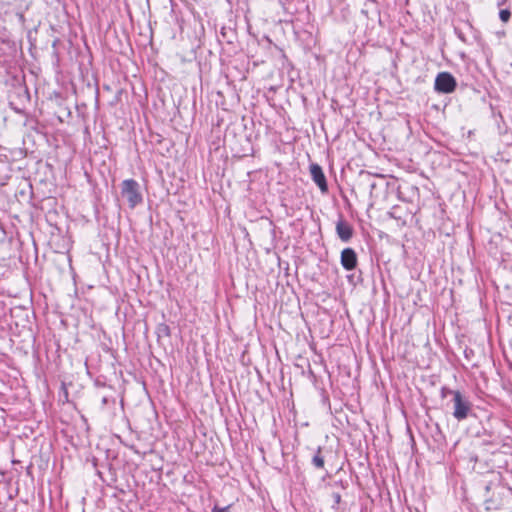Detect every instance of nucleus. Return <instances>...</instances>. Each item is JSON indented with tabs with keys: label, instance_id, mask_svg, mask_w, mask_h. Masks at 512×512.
Segmentation results:
<instances>
[{
	"label": "nucleus",
	"instance_id": "obj_14",
	"mask_svg": "<svg viewBox=\"0 0 512 512\" xmlns=\"http://www.w3.org/2000/svg\"><path fill=\"white\" fill-rule=\"evenodd\" d=\"M229 507H230V506H226V507L220 508V507L215 506V507L212 509V512H229V511H228Z\"/></svg>",
	"mask_w": 512,
	"mask_h": 512
},
{
	"label": "nucleus",
	"instance_id": "obj_3",
	"mask_svg": "<svg viewBox=\"0 0 512 512\" xmlns=\"http://www.w3.org/2000/svg\"><path fill=\"white\" fill-rule=\"evenodd\" d=\"M456 87V79L449 72H440L435 78L434 89L439 93L450 94Z\"/></svg>",
	"mask_w": 512,
	"mask_h": 512
},
{
	"label": "nucleus",
	"instance_id": "obj_4",
	"mask_svg": "<svg viewBox=\"0 0 512 512\" xmlns=\"http://www.w3.org/2000/svg\"><path fill=\"white\" fill-rule=\"evenodd\" d=\"M310 174L320 191L326 193L328 191V184L322 167L316 163H312L310 165Z\"/></svg>",
	"mask_w": 512,
	"mask_h": 512
},
{
	"label": "nucleus",
	"instance_id": "obj_6",
	"mask_svg": "<svg viewBox=\"0 0 512 512\" xmlns=\"http://www.w3.org/2000/svg\"><path fill=\"white\" fill-rule=\"evenodd\" d=\"M354 230L353 227L345 221L343 218H340L336 223V234L342 242H349L353 236Z\"/></svg>",
	"mask_w": 512,
	"mask_h": 512
},
{
	"label": "nucleus",
	"instance_id": "obj_2",
	"mask_svg": "<svg viewBox=\"0 0 512 512\" xmlns=\"http://www.w3.org/2000/svg\"><path fill=\"white\" fill-rule=\"evenodd\" d=\"M452 403L453 417L459 422L465 420L472 410V403L469 401V399L461 392H455L454 397L452 398Z\"/></svg>",
	"mask_w": 512,
	"mask_h": 512
},
{
	"label": "nucleus",
	"instance_id": "obj_13",
	"mask_svg": "<svg viewBox=\"0 0 512 512\" xmlns=\"http://www.w3.org/2000/svg\"><path fill=\"white\" fill-rule=\"evenodd\" d=\"M455 392H460V391L459 390H452V389H450L448 387H442L440 395H441V398H446L448 395H452L454 397V393Z\"/></svg>",
	"mask_w": 512,
	"mask_h": 512
},
{
	"label": "nucleus",
	"instance_id": "obj_12",
	"mask_svg": "<svg viewBox=\"0 0 512 512\" xmlns=\"http://www.w3.org/2000/svg\"><path fill=\"white\" fill-rule=\"evenodd\" d=\"M499 17H500L502 22L506 23V22H508L510 20L511 12L508 9H502L499 12Z\"/></svg>",
	"mask_w": 512,
	"mask_h": 512
},
{
	"label": "nucleus",
	"instance_id": "obj_5",
	"mask_svg": "<svg viewBox=\"0 0 512 512\" xmlns=\"http://www.w3.org/2000/svg\"><path fill=\"white\" fill-rule=\"evenodd\" d=\"M342 267L347 270L351 271L357 267L358 258L357 254L352 248H345L341 252V259H340Z\"/></svg>",
	"mask_w": 512,
	"mask_h": 512
},
{
	"label": "nucleus",
	"instance_id": "obj_1",
	"mask_svg": "<svg viewBox=\"0 0 512 512\" xmlns=\"http://www.w3.org/2000/svg\"><path fill=\"white\" fill-rule=\"evenodd\" d=\"M121 195L127 200L128 206L132 209L143 201V197L140 192V185L134 179H126L122 181Z\"/></svg>",
	"mask_w": 512,
	"mask_h": 512
},
{
	"label": "nucleus",
	"instance_id": "obj_11",
	"mask_svg": "<svg viewBox=\"0 0 512 512\" xmlns=\"http://www.w3.org/2000/svg\"><path fill=\"white\" fill-rule=\"evenodd\" d=\"M331 498H332V501H333L332 508L335 509V510H338L339 509V505L341 503V495H340V493L333 492L331 494Z\"/></svg>",
	"mask_w": 512,
	"mask_h": 512
},
{
	"label": "nucleus",
	"instance_id": "obj_7",
	"mask_svg": "<svg viewBox=\"0 0 512 512\" xmlns=\"http://www.w3.org/2000/svg\"><path fill=\"white\" fill-rule=\"evenodd\" d=\"M413 212L404 210L401 206L394 205L387 213L390 218L401 221L402 225L406 224V218L409 215H412Z\"/></svg>",
	"mask_w": 512,
	"mask_h": 512
},
{
	"label": "nucleus",
	"instance_id": "obj_15",
	"mask_svg": "<svg viewBox=\"0 0 512 512\" xmlns=\"http://www.w3.org/2000/svg\"><path fill=\"white\" fill-rule=\"evenodd\" d=\"M455 31H456V33H457L458 37H459L463 42H465V38H464V36L462 35V33L458 32V30H457V29H455Z\"/></svg>",
	"mask_w": 512,
	"mask_h": 512
},
{
	"label": "nucleus",
	"instance_id": "obj_10",
	"mask_svg": "<svg viewBox=\"0 0 512 512\" xmlns=\"http://www.w3.org/2000/svg\"><path fill=\"white\" fill-rule=\"evenodd\" d=\"M157 336L160 337H169L170 336V328L167 324L161 323L157 326Z\"/></svg>",
	"mask_w": 512,
	"mask_h": 512
},
{
	"label": "nucleus",
	"instance_id": "obj_9",
	"mask_svg": "<svg viewBox=\"0 0 512 512\" xmlns=\"http://www.w3.org/2000/svg\"><path fill=\"white\" fill-rule=\"evenodd\" d=\"M15 92L18 94V96L22 102L29 101L30 95H29L28 88L26 86H22V85L18 86L15 89Z\"/></svg>",
	"mask_w": 512,
	"mask_h": 512
},
{
	"label": "nucleus",
	"instance_id": "obj_16",
	"mask_svg": "<svg viewBox=\"0 0 512 512\" xmlns=\"http://www.w3.org/2000/svg\"><path fill=\"white\" fill-rule=\"evenodd\" d=\"M102 403H103V404H106V403H107V398H106V397H104V398L102 399Z\"/></svg>",
	"mask_w": 512,
	"mask_h": 512
},
{
	"label": "nucleus",
	"instance_id": "obj_8",
	"mask_svg": "<svg viewBox=\"0 0 512 512\" xmlns=\"http://www.w3.org/2000/svg\"><path fill=\"white\" fill-rule=\"evenodd\" d=\"M312 464L318 469H322L324 467V458L321 456L320 447L317 449L316 454L312 458Z\"/></svg>",
	"mask_w": 512,
	"mask_h": 512
}]
</instances>
